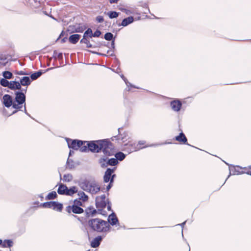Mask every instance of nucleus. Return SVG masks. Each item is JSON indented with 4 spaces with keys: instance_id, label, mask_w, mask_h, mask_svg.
<instances>
[{
    "instance_id": "f257e3e1",
    "label": "nucleus",
    "mask_w": 251,
    "mask_h": 251,
    "mask_svg": "<svg viewBox=\"0 0 251 251\" xmlns=\"http://www.w3.org/2000/svg\"><path fill=\"white\" fill-rule=\"evenodd\" d=\"M89 150L92 152L102 151L106 156H111L115 153L114 146L108 139L89 141L87 143Z\"/></svg>"
},
{
    "instance_id": "f03ea898",
    "label": "nucleus",
    "mask_w": 251,
    "mask_h": 251,
    "mask_svg": "<svg viewBox=\"0 0 251 251\" xmlns=\"http://www.w3.org/2000/svg\"><path fill=\"white\" fill-rule=\"evenodd\" d=\"M79 185L84 191L96 194L100 190V186L94 179H84L80 181Z\"/></svg>"
},
{
    "instance_id": "7ed1b4c3",
    "label": "nucleus",
    "mask_w": 251,
    "mask_h": 251,
    "mask_svg": "<svg viewBox=\"0 0 251 251\" xmlns=\"http://www.w3.org/2000/svg\"><path fill=\"white\" fill-rule=\"evenodd\" d=\"M88 224L93 230L99 232H106L109 229L108 223L99 218L89 220Z\"/></svg>"
},
{
    "instance_id": "20e7f679",
    "label": "nucleus",
    "mask_w": 251,
    "mask_h": 251,
    "mask_svg": "<svg viewBox=\"0 0 251 251\" xmlns=\"http://www.w3.org/2000/svg\"><path fill=\"white\" fill-rule=\"evenodd\" d=\"M15 98L13 104V108L17 110H21L22 104L24 103V112L30 116L27 112L25 106V95L23 92L17 91L15 92Z\"/></svg>"
},
{
    "instance_id": "39448f33",
    "label": "nucleus",
    "mask_w": 251,
    "mask_h": 251,
    "mask_svg": "<svg viewBox=\"0 0 251 251\" xmlns=\"http://www.w3.org/2000/svg\"><path fill=\"white\" fill-rule=\"evenodd\" d=\"M99 163L101 168H105L108 166H115L118 164V161H117L116 158L108 159L107 157H102L99 159Z\"/></svg>"
},
{
    "instance_id": "423d86ee",
    "label": "nucleus",
    "mask_w": 251,
    "mask_h": 251,
    "mask_svg": "<svg viewBox=\"0 0 251 251\" xmlns=\"http://www.w3.org/2000/svg\"><path fill=\"white\" fill-rule=\"evenodd\" d=\"M42 206L44 208H52L58 211H61L63 208V205L56 201H48L44 202Z\"/></svg>"
},
{
    "instance_id": "0eeeda50",
    "label": "nucleus",
    "mask_w": 251,
    "mask_h": 251,
    "mask_svg": "<svg viewBox=\"0 0 251 251\" xmlns=\"http://www.w3.org/2000/svg\"><path fill=\"white\" fill-rule=\"evenodd\" d=\"M66 141L69 148L75 150H77L84 143V142L81 140L76 139L72 140L69 138H66Z\"/></svg>"
},
{
    "instance_id": "6e6552de",
    "label": "nucleus",
    "mask_w": 251,
    "mask_h": 251,
    "mask_svg": "<svg viewBox=\"0 0 251 251\" xmlns=\"http://www.w3.org/2000/svg\"><path fill=\"white\" fill-rule=\"evenodd\" d=\"M85 29V27L80 24L75 25H69L68 28V31L71 33H82Z\"/></svg>"
},
{
    "instance_id": "1a4fd4ad",
    "label": "nucleus",
    "mask_w": 251,
    "mask_h": 251,
    "mask_svg": "<svg viewBox=\"0 0 251 251\" xmlns=\"http://www.w3.org/2000/svg\"><path fill=\"white\" fill-rule=\"evenodd\" d=\"M66 211L69 213H71L73 212L75 214H81L84 211L83 208L80 206L69 205L66 207Z\"/></svg>"
},
{
    "instance_id": "9d476101",
    "label": "nucleus",
    "mask_w": 251,
    "mask_h": 251,
    "mask_svg": "<svg viewBox=\"0 0 251 251\" xmlns=\"http://www.w3.org/2000/svg\"><path fill=\"white\" fill-rule=\"evenodd\" d=\"M116 169V167H114L113 168H107L106 171L104 173V175L103 176V181L105 183H107L110 182V177L111 175L115 172Z\"/></svg>"
},
{
    "instance_id": "9b49d317",
    "label": "nucleus",
    "mask_w": 251,
    "mask_h": 251,
    "mask_svg": "<svg viewBox=\"0 0 251 251\" xmlns=\"http://www.w3.org/2000/svg\"><path fill=\"white\" fill-rule=\"evenodd\" d=\"M14 101L12 97L8 94H5L3 96V103L6 107H13Z\"/></svg>"
},
{
    "instance_id": "f8f14e48",
    "label": "nucleus",
    "mask_w": 251,
    "mask_h": 251,
    "mask_svg": "<svg viewBox=\"0 0 251 251\" xmlns=\"http://www.w3.org/2000/svg\"><path fill=\"white\" fill-rule=\"evenodd\" d=\"M182 104L180 100H174L171 102L172 108L175 111L180 110Z\"/></svg>"
},
{
    "instance_id": "ddd939ff",
    "label": "nucleus",
    "mask_w": 251,
    "mask_h": 251,
    "mask_svg": "<svg viewBox=\"0 0 251 251\" xmlns=\"http://www.w3.org/2000/svg\"><path fill=\"white\" fill-rule=\"evenodd\" d=\"M8 88L12 90H21V86L19 82L16 81H10Z\"/></svg>"
},
{
    "instance_id": "4468645a",
    "label": "nucleus",
    "mask_w": 251,
    "mask_h": 251,
    "mask_svg": "<svg viewBox=\"0 0 251 251\" xmlns=\"http://www.w3.org/2000/svg\"><path fill=\"white\" fill-rule=\"evenodd\" d=\"M102 240V237L98 236L95 237L91 242V246L92 248H96L99 246Z\"/></svg>"
},
{
    "instance_id": "2eb2a0df",
    "label": "nucleus",
    "mask_w": 251,
    "mask_h": 251,
    "mask_svg": "<svg viewBox=\"0 0 251 251\" xmlns=\"http://www.w3.org/2000/svg\"><path fill=\"white\" fill-rule=\"evenodd\" d=\"M175 139L180 143H182L183 144H186L188 145H190L188 143H187V139L186 137L185 134L183 132H181L179 133V135L176 136L175 137Z\"/></svg>"
},
{
    "instance_id": "dca6fc26",
    "label": "nucleus",
    "mask_w": 251,
    "mask_h": 251,
    "mask_svg": "<svg viewBox=\"0 0 251 251\" xmlns=\"http://www.w3.org/2000/svg\"><path fill=\"white\" fill-rule=\"evenodd\" d=\"M108 222L112 226L116 225L118 223V219L114 212L109 216Z\"/></svg>"
},
{
    "instance_id": "f3484780",
    "label": "nucleus",
    "mask_w": 251,
    "mask_h": 251,
    "mask_svg": "<svg viewBox=\"0 0 251 251\" xmlns=\"http://www.w3.org/2000/svg\"><path fill=\"white\" fill-rule=\"evenodd\" d=\"M134 21V18L132 16H129L123 20L122 23L119 25V26H126L131 24Z\"/></svg>"
},
{
    "instance_id": "a211bd4d",
    "label": "nucleus",
    "mask_w": 251,
    "mask_h": 251,
    "mask_svg": "<svg viewBox=\"0 0 251 251\" xmlns=\"http://www.w3.org/2000/svg\"><path fill=\"white\" fill-rule=\"evenodd\" d=\"M80 37L81 36L79 34H73L69 37L68 40L71 44H75L78 42Z\"/></svg>"
},
{
    "instance_id": "6ab92c4d",
    "label": "nucleus",
    "mask_w": 251,
    "mask_h": 251,
    "mask_svg": "<svg viewBox=\"0 0 251 251\" xmlns=\"http://www.w3.org/2000/svg\"><path fill=\"white\" fill-rule=\"evenodd\" d=\"M107 203V201H98V199H96V205L97 208L99 209V210H101L100 209H103L105 208L106 206V204Z\"/></svg>"
},
{
    "instance_id": "aec40b11",
    "label": "nucleus",
    "mask_w": 251,
    "mask_h": 251,
    "mask_svg": "<svg viewBox=\"0 0 251 251\" xmlns=\"http://www.w3.org/2000/svg\"><path fill=\"white\" fill-rule=\"evenodd\" d=\"M97 212V210L93 206L89 207L85 210L86 216L87 217L93 216Z\"/></svg>"
},
{
    "instance_id": "412c9836",
    "label": "nucleus",
    "mask_w": 251,
    "mask_h": 251,
    "mask_svg": "<svg viewBox=\"0 0 251 251\" xmlns=\"http://www.w3.org/2000/svg\"><path fill=\"white\" fill-rule=\"evenodd\" d=\"M21 86H28L30 84L31 80L29 77L24 76L20 80Z\"/></svg>"
},
{
    "instance_id": "4be33fe9",
    "label": "nucleus",
    "mask_w": 251,
    "mask_h": 251,
    "mask_svg": "<svg viewBox=\"0 0 251 251\" xmlns=\"http://www.w3.org/2000/svg\"><path fill=\"white\" fill-rule=\"evenodd\" d=\"M67 188L68 187L64 184H59L57 190L58 193L60 195H66V192L67 191Z\"/></svg>"
},
{
    "instance_id": "5701e85b",
    "label": "nucleus",
    "mask_w": 251,
    "mask_h": 251,
    "mask_svg": "<svg viewBox=\"0 0 251 251\" xmlns=\"http://www.w3.org/2000/svg\"><path fill=\"white\" fill-rule=\"evenodd\" d=\"M77 191V188L75 186H73L70 188H67V191L66 192V195L72 196L76 193Z\"/></svg>"
},
{
    "instance_id": "b1692460",
    "label": "nucleus",
    "mask_w": 251,
    "mask_h": 251,
    "mask_svg": "<svg viewBox=\"0 0 251 251\" xmlns=\"http://www.w3.org/2000/svg\"><path fill=\"white\" fill-rule=\"evenodd\" d=\"M43 73L42 70H40L38 72L32 74L30 75V78L32 80H35L39 78Z\"/></svg>"
},
{
    "instance_id": "393cba45",
    "label": "nucleus",
    "mask_w": 251,
    "mask_h": 251,
    "mask_svg": "<svg viewBox=\"0 0 251 251\" xmlns=\"http://www.w3.org/2000/svg\"><path fill=\"white\" fill-rule=\"evenodd\" d=\"M80 43L86 44V47L88 48H91L93 47L92 45L88 39V37L83 36V38L80 40Z\"/></svg>"
},
{
    "instance_id": "a878e982",
    "label": "nucleus",
    "mask_w": 251,
    "mask_h": 251,
    "mask_svg": "<svg viewBox=\"0 0 251 251\" xmlns=\"http://www.w3.org/2000/svg\"><path fill=\"white\" fill-rule=\"evenodd\" d=\"M66 168L69 169H72L75 168V163L73 160L68 158L66 163Z\"/></svg>"
},
{
    "instance_id": "bb28decb",
    "label": "nucleus",
    "mask_w": 251,
    "mask_h": 251,
    "mask_svg": "<svg viewBox=\"0 0 251 251\" xmlns=\"http://www.w3.org/2000/svg\"><path fill=\"white\" fill-rule=\"evenodd\" d=\"M89 141H83V142H84L83 145L81 146V147L79 148L80 151L84 152L89 151V147H87V143Z\"/></svg>"
},
{
    "instance_id": "cd10ccee",
    "label": "nucleus",
    "mask_w": 251,
    "mask_h": 251,
    "mask_svg": "<svg viewBox=\"0 0 251 251\" xmlns=\"http://www.w3.org/2000/svg\"><path fill=\"white\" fill-rule=\"evenodd\" d=\"M115 156L117 161H122L125 158L126 155L123 152L120 151L116 153L115 154Z\"/></svg>"
},
{
    "instance_id": "c85d7f7f",
    "label": "nucleus",
    "mask_w": 251,
    "mask_h": 251,
    "mask_svg": "<svg viewBox=\"0 0 251 251\" xmlns=\"http://www.w3.org/2000/svg\"><path fill=\"white\" fill-rule=\"evenodd\" d=\"M2 75L4 78L9 79L12 78L13 75L11 72L9 71H4L2 72Z\"/></svg>"
},
{
    "instance_id": "c756f323",
    "label": "nucleus",
    "mask_w": 251,
    "mask_h": 251,
    "mask_svg": "<svg viewBox=\"0 0 251 251\" xmlns=\"http://www.w3.org/2000/svg\"><path fill=\"white\" fill-rule=\"evenodd\" d=\"M57 195L55 191H52L49 193L47 196L46 199L48 200H53L57 197Z\"/></svg>"
},
{
    "instance_id": "7c9ffc66",
    "label": "nucleus",
    "mask_w": 251,
    "mask_h": 251,
    "mask_svg": "<svg viewBox=\"0 0 251 251\" xmlns=\"http://www.w3.org/2000/svg\"><path fill=\"white\" fill-rule=\"evenodd\" d=\"M78 195L80 197V199L82 200L83 201H85L88 200V197L84 193L83 191H79L78 193Z\"/></svg>"
},
{
    "instance_id": "2f4dec72",
    "label": "nucleus",
    "mask_w": 251,
    "mask_h": 251,
    "mask_svg": "<svg viewBox=\"0 0 251 251\" xmlns=\"http://www.w3.org/2000/svg\"><path fill=\"white\" fill-rule=\"evenodd\" d=\"M107 14L109 16V18L113 19L118 17L119 16V13L112 11L108 12Z\"/></svg>"
},
{
    "instance_id": "473e14b6",
    "label": "nucleus",
    "mask_w": 251,
    "mask_h": 251,
    "mask_svg": "<svg viewBox=\"0 0 251 251\" xmlns=\"http://www.w3.org/2000/svg\"><path fill=\"white\" fill-rule=\"evenodd\" d=\"M73 179V176L70 174H65L63 176V180L64 182H70Z\"/></svg>"
},
{
    "instance_id": "72a5a7b5",
    "label": "nucleus",
    "mask_w": 251,
    "mask_h": 251,
    "mask_svg": "<svg viewBox=\"0 0 251 251\" xmlns=\"http://www.w3.org/2000/svg\"><path fill=\"white\" fill-rule=\"evenodd\" d=\"M7 79H5L4 78H1L0 80V84L3 87H7L8 88L10 82L8 81Z\"/></svg>"
},
{
    "instance_id": "f704fd0d",
    "label": "nucleus",
    "mask_w": 251,
    "mask_h": 251,
    "mask_svg": "<svg viewBox=\"0 0 251 251\" xmlns=\"http://www.w3.org/2000/svg\"><path fill=\"white\" fill-rule=\"evenodd\" d=\"M12 246V242L10 240H5L2 244V247H11Z\"/></svg>"
},
{
    "instance_id": "c9c22d12",
    "label": "nucleus",
    "mask_w": 251,
    "mask_h": 251,
    "mask_svg": "<svg viewBox=\"0 0 251 251\" xmlns=\"http://www.w3.org/2000/svg\"><path fill=\"white\" fill-rule=\"evenodd\" d=\"M93 34L92 30L90 28H89L85 31L83 36L92 38L93 37Z\"/></svg>"
},
{
    "instance_id": "e433bc0d",
    "label": "nucleus",
    "mask_w": 251,
    "mask_h": 251,
    "mask_svg": "<svg viewBox=\"0 0 251 251\" xmlns=\"http://www.w3.org/2000/svg\"><path fill=\"white\" fill-rule=\"evenodd\" d=\"M104 39L107 41H112L113 39V35L111 32H107L104 35Z\"/></svg>"
},
{
    "instance_id": "4c0bfd02",
    "label": "nucleus",
    "mask_w": 251,
    "mask_h": 251,
    "mask_svg": "<svg viewBox=\"0 0 251 251\" xmlns=\"http://www.w3.org/2000/svg\"><path fill=\"white\" fill-rule=\"evenodd\" d=\"M53 57L55 58H58L60 60H61L63 59V54L62 53H58L56 50L53 51Z\"/></svg>"
},
{
    "instance_id": "58836bf2",
    "label": "nucleus",
    "mask_w": 251,
    "mask_h": 251,
    "mask_svg": "<svg viewBox=\"0 0 251 251\" xmlns=\"http://www.w3.org/2000/svg\"><path fill=\"white\" fill-rule=\"evenodd\" d=\"M121 78L124 80V81L125 82V83H126V84L127 85V86H129L130 85V86L133 87V88H138L137 87H135V86L134 85H132L130 83H129L127 79L124 76V75H121Z\"/></svg>"
},
{
    "instance_id": "ea45409f",
    "label": "nucleus",
    "mask_w": 251,
    "mask_h": 251,
    "mask_svg": "<svg viewBox=\"0 0 251 251\" xmlns=\"http://www.w3.org/2000/svg\"><path fill=\"white\" fill-rule=\"evenodd\" d=\"M82 203L80 201L75 200L74 201V204L72 205L80 206L82 205Z\"/></svg>"
},
{
    "instance_id": "a19ab883",
    "label": "nucleus",
    "mask_w": 251,
    "mask_h": 251,
    "mask_svg": "<svg viewBox=\"0 0 251 251\" xmlns=\"http://www.w3.org/2000/svg\"><path fill=\"white\" fill-rule=\"evenodd\" d=\"M96 21L98 23H100L104 21L103 17L101 16H98L96 18Z\"/></svg>"
},
{
    "instance_id": "79ce46f5",
    "label": "nucleus",
    "mask_w": 251,
    "mask_h": 251,
    "mask_svg": "<svg viewBox=\"0 0 251 251\" xmlns=\"http://www.w3.org/2000/svg\"><path fill=\"white\" fill-rule=\"evenodd\" d=\"M101 32L100 30L97 29L93 34V37H99L101 35Z\"/></svg>"
},
{
    "instance_id": "37998d69",
    "label": "nucleus",
    "mask_w": 251,
    "mask_h": 251,
    "mask_svg": "<svg viewBox=\"0 0 251 251\" xmlns=\"http://www.w3.org/2000/svg\"><path fill=\"white\" fill-rule=\"evenodd\" d=\"M96 199H98V201L100 200L101 201H106V197H105V195H102L100 196H99V197H97Z\"/></svg>"
},
{
    "instance_id": "c03bdc74",
    "label": "nucleus",
    "mask_w": 251,
    "mask_h": 251,
    "mask_svg": "<svg viewBox=\"0 0 251 251\" xmlns=\"http://www.w3.org/2000/svg\"><path fill=\"white\" fill-rule=\"evenodd\" d=\"M116 177V175L115 174H113V175H111V177H110V182H111V183H113V181H114V178Z\"/></svg>"
},
{
    "instance_id": "a18cd8bd",
    "label": "nucleus",
    "mask_w": 251,
    "mask_h": 251,
    "mask_svg": "<svg viewBox=\"0 0 251 251\" xmlns=\"http://www.w3.org/2000/svg\"><path fill=\"white\" fill-rule=\"evenodd\" d=\"M107 204H108V205H107V210H109V211H111V204L110 203V202L108 200H107Z\"/></svg>"
},
{
    "instance_id": "49530a36",
    "label": "nucleus",
    "mask_w": 251,
    "mask_h": 251,
    "mask_svg": "<svg viewBox=\"0 0 251 251\" xmlns=\"http://www.w3.org/2000/svg\"><path fill=\"white\" fill-rule=\"evenodd\" d=\"M112 186V183L109 182V184L106 187L107 191H108Z\"/></svg>"
},
{
    "instance_id": "de8ad7c7",
    "label": "nucleus",
    "mask_w": 251,
    "mask_h": 251,
    "mask_svg": "<svg viewBox=\"0 0 251 251\" xmlns=\"http://www.w3.org/2000/svg\"><path fill=\"white\" fill-rule=\"evenodd\" d=\"M111 48L113 49H115V40L114 39L112 40L111 43Z\"/></svg>"
},
{
    "instance_id": "09e8293b",
    "label": "nucleus",
    "mask_w": 251,
    "mask_h": 251,
    "mask_svg": "<svg viewBox=\"0 0 251 251\" xmlns=\"http://www.w3.org/2000/svg\"><path fill=\"white\" fill-rule=\"evenodd\" d=\"M234 172L235 173H237L236 174L238 175V174H244L245 173L243 171H242V172H240L239 171L237 170L236 169H234Z\"/></svg>"
},
{
    "instance_id": "8fccbe9b",
    "label": "nucleus",
    "mask_w": 251,
    "mask_h": 251,
    "mask_svg": "<svg viewBox=\"0 0 251 251\" xmlns=\"http://www.w3.org/2000/svg\"><path fill=\"white\" fill-rule=\"evenodd\" d=\"M119 0H109V2L110 3H117Z\"/></svg>"
},
{
    "instance_id": "3c124183",
    "label": "nucleus",
    "mask_w": 251,
    "mask_h": 251,
    "mask_svg": "<svg viewBox=\"0 0 251 251\" xmlns=\"http://www.w3.org/2000/svg\"><path fill=\"white\" fill-rule=\"evenodd\" d=\"M121 11H123V12H125V13H126V14H128V11H129V10H127V9H125V8H122V9H121Z\"/></svg>"
},
{
    "instance_id": "603ef678",
    "label": "nucleus",
    "mask_w": 251,
    "mask_h": 251,
    "mask_svg": "<svg viewBox=\"0 0 251 251\" xmlns=\"http://www.w3.org/2000/svg\"><path fill=\"white\" fill-rule=\"evenodd\" d=\"M18 74L20 75H28L27 74L25 73V72H24V71H22L19 72Z\"/></svg>"
},
{
    "instance_id": "864d4df0",
    "label": "nucleus",
    "mask_w": 251,
    "mask_h": 251,
    "mask_svg": "<svg viewBox=\"0 0 251 251\" xmlns=\"http://www.w3.org/2000/svg\"><path fill=\"white\" fill-rule=\"evenodd\" d=\"M67 40V37H65L63 38L61 40V42L62 43H64L66 42V40Z\"/></svg>"
},
{
    "instance_id": "5fc2aeb1",
    "label": "nucleus",
    "mask_w": 251,
    "mask_h": 251,
    "mask_svg": "<svg viewBox=\"0 0 251 251\" xmlns=\"http://www.w3.org/2000/svg\"><path fill=\"white\" fill-rule=\"evenodd\" d=\"M111 139H112V141H114V139H115L116 140H118L119 139V138H118V137L117 136H113Z\"/></svg>"
},
{
    "instance_id": "6e6d98bb",
    "label": "nucleus",
    "mask_w": 251,
    "mask_h": 251,
    "mask_svg": "<svg viewBox=\"0 0 251 251\" xmlns=\"http://www.w3.org/2000/svg\"><path fill=\"white\" fill-rule=\"evenodd\" d=\"M64 35V31H62L61 33V34H60L59 37L58 38V39H57V40H59V39L61 37V36H63Z\"/></svg>"
},
{
    "instance_id": "4d7b16f0",
    "label": "nucleus",
    "mask_w": 251,
    "mask_h": 251,
    "mask_svg": "<svg viewBox=\"0 0 251 251\" xmlns=\"http://www.w3.org/2000/svg\"><path fill=\"white\" fill-rule=\"evenodd\" d=\"M74 153V151H72V150H70V152H69V156H71L72 154H73Z\"/></svg>"
},
{
    "instance_id": "13d9d810",
    "label": "nucleus",
    "mask_w": 251,
    "mask_h": 251,
    "mask_svg": "<svg viewBox=\"0 0 251 251\" xmlns=\"http://www.w3.org/2000/svg\"><path fill=\"white\" fill-rule=\"evenodd\" d=\"M139 145H144V142L143 141H140L139 142Z\"/></svg>"
},
{
    "instance_id": "bf43d9fd",
    "label": "nucleus",
    "mask_w": 251,
    "mask_h": 251,
    "mask_svg": "<svg viewBox=\"0 0 251 251\" xmlns=\"http://www.w3.org/2000/svg\"><path fill=\"white\" fill-rule=\"evenodd\" d=\"M186 221H185L184 222L182 223V224H181L180 225L182 226V227H183L184 225L186 223Z\"/></svg>"
},
{
    "instance_id": "052dcab7",
    "label": "nucleus",
    "mask_w": 251,
    "mask_h": 251,
    "mask_svg": "<svg viewBox=\"0 0 251 251\" xmlns=\"http://www.w3.org/2000/svg\"><path fill=\"white\" fill-rule=\"evenodd\" d=\"M109 55L111 56H115V54L114 53L112 52V53H111V54H109Z\"/></svg>"
},
{
    "instance_id": "680f3d73",
    "label": "nucleus",
    "mask_w": 251,
    "mask_h": 251,
    "mask_svg": "<svg viewBox=\"0 0 251 251\" xmlns=\"http://www.w3.org/2000/svg\"><path fill=\"white\" fill-rule=\"evenodd\" d=\"M53 69V68H48L47 70H46V71H49V70H52Z\"/></svg>"
},
{
    "instance_id": "e2e57ef3",
    "label": "nucleus",
    "mask_w": 251,
    "mask_h": 251,
    "mask_svg": "<svg viewBox=\"0 0 251 251\" xmlns=\"http://www.w3.org/2000/svg\"><path fill=\"white\" fill-rule=\"evenodd\" d=\"M99 54L100 55H102V56H106V54H103V53H99Z\"/></svg>"
},
{
    "instance_id": "0e129e2a",
    "label": "nucleus",
    "mask_w": 251,
    "mask_h": 251,
    "mask_svg": "<svg viewBox=\"0 0 251 251\" xmlns=\"http://www.w3.org/2000/svg\"><path fill=\"white\" fill-rule=\"evenodd\" d=\"M2 243H3L1 239H0V245H2Z\"/></svg>"
},
{
    "instance_id": "69168bd1",
    "label": "nucleus",
    "mask_w": 251,
    "mask_h": 251,
    "mask_svg": "<svg viewBox=\"0 0 251 251\" xmlns=\"http://www.w3.org/2000/svg\"><path fill=\"white\" fill-rule=\"evenodd\" d=\"M17 112V110H15V111H14L13 112L12 114H15V113H16Z\"/></svg>"
},
{
    "instance_id": "338daca9",
    "label": "nucleus",
    "mask_w": 251,
    "mask_h": 251,
    "mask_svg": "<svg viewBox=\"0 0 251 251\" xmlns=\"http://www.w3.org/2000/svg\"><path fill=\"white\" fill-rule=\"evenodd\" d=\"M23 91H25V92H26V89H23L22 92H23Z\"/></svg>"
},
{
    "instance_id": "774afa93",
    "label": "nucleus",
    "mask_w": 251,
    "mask_h": 251,
    "mask_svg": "<svg viewBox=\"0 0 251 251\" xmlns=\"http://www.w3.org/2000/svg\"><path fill=\"white\" fill-rule=\"evenodd\" d=\"M110 52V50H107V54H109Z\"/></svg>"
}]
</instances>
